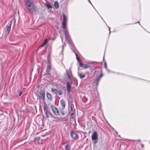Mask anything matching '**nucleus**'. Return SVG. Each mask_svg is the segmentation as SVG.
Masks as SVG:
<instances>
[{
  "label": "nucleus",
  "instance_id": "9d476101",
  "mask_svg": "<svg viewBox=\"0 0 150 150\" xmlns=\"http://www.w3.org/2000/svg\"><path fill=\"white\" fill-rule=\"evenodd\" d=\"M79 66L80 67H83L84 68H89L90 66L89 65L83 64L81 62H80Z\"/></svg>",
  "mask_w": 150,
  "mask_h": 150
},
{
  "label": "nucleus",
  "instance_id": "aec40b11",
  "mask_svg": "<svg viewBox=\"0 0 150 150\" xmlns=\"http://www.w3.org/2000/svg\"><path fill=\"white\" fill-rule=\"evenodd\" d=\"M57 93L59 95H61L62 94V91L61 90L59 89L57 91Z\"/></svg>",
  "mask_w": 150,
  "mask_h": 150
},
{
  "label": "nucleus",
  "instance_id": "393cba45",
  "mask_svg": "<svg viewBox=\"0 0 150 150\" xmlns=\"http://www.w3.org/2000/svg\"><path fill=\"white\" fill-rule=\"evenodd\" d=\"M69 145L68 144H67L65 145V148L66 150H69L68 149Z\"/></svg>",
  "mask_w": 150,
  "mask_h": 150
},
{
  "label": "nucleus",
  "instance_id": "f257e3e1",
  "mask_svg": "<svg viewBox=\"0 0 150 150\" xmlns=\"http://www.w3.org/2000/svg\"><path fill=\"white\" fill-rule=\"evenodd\" d=\"M62 15L63 17V21L62 22V26L63 29H64L63 30V32L64 34L65 35V40H66L67 41L68 43L69 44V46L71 49V43L68 37V36L67 35V30H66V21L67 20L68 17L67 16H66L64 13H63L62 14Z\"/></svg>",
  "mask_w": 150,
  "mask_h": 150
},
{
  "label": "nucleus",
  "instance_id": "c9c22d12",
  "mask_svg": "<svg viewBox=\"0 0 150 150\" xmlns=\"http://www.w3.org/2000/svg\"><path fill=\"white\" fill-rule=\"evenodd\" d=\"M100 16L101 17V18L103 19H103L101 17V16Z\"/></svg>",
  "mask_w": 150,
  "mask_h": 150
},
{
  "label": "nucleus",
  "instance_id": "a878e982",
  "mask_svg": "<svg viewBox=\"0 0 150 150\" xmlns=\"http://www.w3.org/2000/svg\"><path fill=\"white\" fill-rule=\"evenodd\" d=\"M40 139V138L39 137H36L35 138V140L38 141Z\"/></svg>",
  "mask_w": 150,
  "mask_h": 150
},
{
  "label": "nucleus",
  "instance_id": "f704fd0d",
  "mask_svg": "<svg viewBox=\"0 0 150 150\" xmlns=\"http://www.w3.org/2000/svg\"><path fill=\"white\" fill-rule=\"evenodd\" d=\"M93 7L95 9V10H96V11H97V10H96V9H95V8L93 6Z\"/></svg>",
  "mask_w": 150,
  "mask_h": 150
},
{
  "label": "nucleus",
  "instance_id": "0eeeda50",
  "mask_svg": "<svg viewBox=\"0 0 150 150\" xmlns=\"http://www.w3.org/2000/svg\"><path fill=\"white\" fill-rule=\"evenodd\" d=\"M98 138L97 132L96 131L94 132L91 136V139L92 140H95Z\"/></svg>",
  "mask_w": 150,
  "mask_h": 150
},
{
  "label": "nucleus",
  "instance_id": "ea45409f",
  "mask_svg": "<svg viewBox=\"0 0 150 150\" xmlns=\"http://www.w3.org/2000/svg\"><path fill=\"white\" fill-rule=\"evenodd\" d=\"M104 57H103V59H104Z\"/></svg>",
  "mask_w": 150,
  "mask_h": 150
},
{
  "label": "nucleus",
  "instance_id": "c85d7f7f",
  "mask_svg": "<svg viewBox=\"0 0 150 150\" xmlns=\"http://www.w3.org/2000/svg\"><path fill=\"white\" fill-rule=\"evenodd\" d=\"M71 110L72 112H73L74 113V111L73 110V109L71 107Z\"/></svg>",
  "mask_w": 150,
  "mask_h": 150
},
{
  "label": "nucleus",
  "instance_id": "bb28decb",
  "mask_svg": "<svg viewBox=\"0 0 150 150\" xmlns=\"http://www.w3.org/2000/svg\"><path fill=\"white\" fill-rule=\"evenodd\" d=\"M49 70H46V74H49Z\"/></svg>",
  "mask_w": 150,
  "mask_h": 150
},
{
  "label": "nucleus",
  "instance_id": "58836bf2",
  "mask_svg": "<svg viewBox=\"0 0 150 150\" xmlns=\"http://www.w3.org/2000/svg\"><path fill=\"white\" fill-rule=\"evenodd\" d=\"M116 134H117V132H116Z\"/></svg>",
  "mask_w": 150,
  "mask_h": 150
},
{
  "label": "nucleus",
  "instance_id": "f3484780",
  "mask_svg": "<svg viewBox=\"0 0 150 150\" xmlns=\"http://www.w3.org/2000/svg\"><path fill=\"white\" fill-rule=\"evenodd\" d=\"M54 6L56 8H58L59 7L58 3L57 1H55L54 2Z\"/></svg>",
  "mask_w": 150,
  "mask_h": 150
},
{
  "label": "nucleus",
  "instance_id": "dca6fc26",
  "mask_svg": "<svg viewBox=\"0 0 150 150\" xmlns=\"http://www.w3.org/2000/svg\"><path fill=\"white\" fill-rule=\"evenodd\" d=\"M70 71L69 70H66V73L67 75V76H68V78L69 79H71V78L70 75Z\"/></svg>",
  "mask_w": 150,
  "mask_h": 150
},
{
  "label": "nucleus",
  "instance_id": "6ab92c4d",
  "mask_svg": "<svg viewBox=\"0 0 150 150\" xmlns=\"http://www.w3.org/2000/svg\"><path fill=\"white\" fill-rule=\"evenodd\" d=\"M73 115H74V113L73 112H72L71 113V116L70 117V119L71 120H74V118L73 117Z\"/></svg>",
  "mask_w": 150,
  "mask_h": 150
},
{
  "label": "nucleus",
  "instance_id": "473e14b6",
  "mask_svg": "<svg viewBox=\"0 0 150 150\" xmlns=\"http://www.w3.org/2000/svg\"><path fill=\"white\" fill-rule=\"evenodd\" d=\"M62 114L63 115H64V112H62Z\"/></svg>",
  "mask_w": 150,
  "mask_h": 150
},
{
  "label": "nucleus",
  "instance_id": "39448f33",
  "mask_svg": "<svg viewBox=\"0 0 150 150\" xmlns=\"http://www.w3.org/2000/svg\"><path fill=\"white\" fill-rule=\"evenodd\" d=\"M51 108L54 115L56 116L59 115V112L57 108L54 106L53 105H51Z\"/></svg>",
  "mask_w": 150,
  "mask_h": 150
},
{
  "label": "nucleus",
  "instance_id": "423d86ee",
  "mask_svg": "<svg viewBox=\"0 0 150 150\" xmlns=\"http://www.w3.org/2000/svg\"><path fill=\"white\" fill-rule=\"evenodd\" d=\"M70 135L71 138L74 139H77L79 138L78 135L73 131L71 132Z\"/></svg>",
  "mask_w": 150,
  "mask_h": 150
},
{
  "label": "nucleus",
  "instance_id": "9b49d317",
  "mask_svg": "<svg viewBox=\"0 0 150 150\" xmlns=\"http://www.w3.org/2000/svg\"><path fill=\"white\" fill-rule=\"evenodd\" d=\"M60 103L62 109H64L65 106V103L63 99H62L60 100Z\"/></svg>",
  "mask_w": 150,
  "mask_h": 150
},
{
  "label": "nucleus",
  "instance_id": "4be33fe9",
  "mask_svg": "<svg viewBox=\"0 0 150 150\" xmlns=\"http://www.w3.org/2000/svg\"><path fill=\"white\" fill-rule=\"evenodd\" d=\"M48 40L47 39H46L44 41V43L42 45L41 47H42L44 45H45L47 42Z\"/></svg>",
  "mask_w": 150,
  "mask_h": 150
},
{
  "label": "nucleus",
  "instance_id": "4468645a",
  "mask_svg": "<svg viewBox=\"0 0 150 150\" xmlns=\"http://www.w3.org/2000/svg\"><path fill=\"white\" fill-rule=\"evenodd\" d=\"M43 110H44V112L45 113L46 117H48V113H47V108H46V107H45V106L44 107Z\"/></svg>",
  "mask_w": 150,
  "mask_h": 150
},
{
  "label": "nucleus",
  "instance_id": "cd10ccee",
  "mask_svg": "<svg viewBox=\"0 0 150 150\" xmlns=\"http://www.w3.org/2000/svg\"><path fill=\"white\" fill-rule=\"evenodd\" d=\"M108 28H109V34L110 35V27H108Z\"/></svg>",
  "mask_w": 150,
  "mask_h": 150
},
{
  "label": "nucleus",
  "instance_id": "72a5a7b5",
  "mask_svg": "<svg viewBox=\"0 0 150 150\" xmlns=\"http://www.w3.org/2000/svg\"><path fill=\"white\" fill-rule=\"evenodd\" d=\"M93 7L95 9V10H96V11H97V10H96V9H95V8L93 6Z\"/></svg>",
  "mask_w": 150,
  "mask_h": 150
},
{
  "label": "nucleus",
  "instance_id": "a211bd4d",
  "mask_svg": "<svg viewBox=\"0 0 150 150\" xmlns=\"http://www.w3.org/2000/svg\"><path fill=\"white\" fill-rule=\"evenodd\" d=\"M51 90L52 92H54L55 94H57V91L56 89L52 88L51 89Z\"/></svg>",
  "mask_w": 150,
  "mask_h": 150
},
{
  "label": "nucleus",
  "instance_id": "e433bc0d",
  "mask_svg": "<svg viewBox=\"0 0 150 150\" xmlns=\"http://www.w3.org/2000/svg\"><path fill=\"white\" fill-rule=\"evenodd\" d=\"M64 47H63V48H62V50H63Z\"/></svg>",
  "mask_w": 150,
  "mask_h": 150
},
{
  "label": "nucleus",
  "instance_id": "c756f323",
  "mask_svg": "<svg viewBox=\"0 0 150 150\" xmlns=\"http://www.w3.org/2000/svg\"><path fill=\"white\" fill-rule=\"evenodd\" d=\"M88 1L92 5V6L93 7V5L92 4H91V2L89 0H88Z\"/></svg>",
  "mask_w": 150,
  "mask_h": 150
},
{
  "label": "nucleus",
  "instance_id": "7c9ffc66",
  "mask_svg": "<svg viewBox=\"0 0 150 150\" xmlns=\"http://www.w3.org/2000/svg\"><path fill=\"white\" fill-rule=\"evenodd\" d=\"M22 94V92H20V93H19V96H20Z\"/></svg>",
  "mask_w": 150,
  "mask_h": 150
},
{
  "label": "nucleus",
  "instance_id": "5701e85b",
  "mask_svg": "<svg viewBox=\"0 0 150 150\" xmlns=\"http://www.w3.org/2000/svg\"><path fill=\"white\" fill-rule=\"evenodd\" d=\"M51 69V65L49 64H48L46 69L47 70L50 71V70Z\"/></svg>",
  "mask_w": 150,
  "mask_h": 150
},
{
  "label": "nucleus",
  "instance_id": "412c9836",
  "mask_svg": "<svg viewBox=\"0 0 150 150\" xmlns=\"http://www.w3.org/2000/svg\"><path fill=\"white\" fill-rule=\"evenodd\" d=\"M75 55H76V59L79 62V63L80 64V62H81L80 61V58L78 57V56L77 54H75Z\"/></svg>",
  "mask_w": 150,
  "mask_h": 150
},
{
  "label": "nucleus",
  "instance_id": "2eb2a0df",
  "mask_svg": "<svg viewBox=\"0 0 150 150\" xmlns=\"http://www.w3.org/2000/svg\"><path fill=\"white\" fill-rule=\"evenodd\" d=\"M78 75L81 79L84 78L85 76V75L84 74H83L79 72L78 73Z\"/></svg>",
  "mask_w": 150,
  "mask_h": 150
},
{
  "label": "nucleus",
  "instance_id": "b1692460",
  "mask_svg": "<svg viewBox=\"0 0 150 150\" xmlns=\"http://www.w3.org/2000/svg\"><path fill=\"white\" fill-rule=\"evenodd\" d=\"M104 67L105 68V69H106V70L108 71H109L110 70H108L107 69V65L106 62H105L104 64Z\"/></svg>",
  "mask_w": 150,
  "mask_h": 150
},
{
  "label": "nucleus",
  "instance_id": "4c0bfd02",
  "mask_svg": "<svg viewBox=\"0 0 150 150\" xmlns=\"http://www.w3.org/2000/svg\"><path fill=\"white\" fill-rule=\"evenodd\" d=\"M62 41L63 40V39L62 38Z\"/></svg>",
  "mask_w": 150,
  "mask_h": 150
},
{
  "label": "nucleus",
  "instance_id": "6e6552de",
  "mask_svg": "<svg viewBox=\"0 0 150 150\" xmlns=\"http://www.w3.org/2000/svg\"><path fill=\"white\" fill-rule=\"evenodd\" d=\"M39 98L41 100H44L45 97V92L44 91H42V92L40 93V95L38 96Z\"/></svg>",
  "mask_w": 150,
  "mask_h": 150
},
{
  "label": "nucleus",
  "instance_id": "f8f14e48",
  "mask_svg": "<svg viewBox=\"0 0 150 150\" xmlns=\"http://www.w3.org/2000/svg\"><path fill=\"white\" fill-rule=\"evenodd\" d=\"M47 96L48 99L50 100H52V95L48 92L47 93Z\"/></svg>",
  "mask_w": 150,
  "mask_h": 150
},
{
  "label": "nucleus",
  "instance_id": "20e7f679",
  "mask_svg": "<svg viewBox=\"0 0 150 150\" xmlns=\"http://www.w3.org/2000/svg\"><path fill=\"white\" fill-rule=\"evenodd\" d=\"M13 20L14 21V22L15 23V22L16 21L15 20L14 18H13L11 20V21L9 22L8 23L7 25L6 26L7 31L8 32V34L9 33L10 31L11 25L12 23V21Z\"/></svg>",
  "mask_w": 150,
  "mask_h": 150
},
{
  "label": "nucleus",
  "instance_id": "2f4dec72",
  "mask_svg": "<svg viewBox=\"0 0 150 150\" xmlns=\"http://www.w3.org/2000/svg\"><path fill=\"white\" fill-rule=\"evenodd\" d=\"M141 146L142 147V148H143V147H144V145L143 144H142L141 145Z\"/></svg>",
  "mask_w": 150,
  "mask_h": 150
},
{
  "label": "nucleus",
  "instance_id": "ddd939ff",
  "mask_svg": "<svg viewBox=\"0 0 150 150\" xmlns=\"http://www.w3.org/2000/svg\"><path fill=\"white\" fill-rule=\"evenodd\" d=\"M45 4L47 7L48 9H50L52 8V6L49 3H46Z\"/></svg>",
  "mask_w": 150,
  "mask_h": 150
},
{
  "label": "nucleus",
  "instance_id": "f03ea898",
  "mask_svg": "<svg viewBox=\"0 0 150 150\" xmlns=\"http://www.w3.org/2000/svg\"><path fill=\"white\" fill-rule=\"evenodd\" d=\"M25 4L28 7V10L31 13L35 11V7L34 4L31 0H24Z\"/></svg>",
  "mask_w": 150,
  "mask_h": 150
},
{
  "label": "nucleus",
  "instance_id": "7ed1b4c3",
  "mask_svg": "<svg viewBox=\"0 0 150 150\" xmlns=\"http://www.w3.org/2000/svg\"><path fill=\"white\" fill-rule=\"evenodd\" d=\"M72 83V81L71 79H70L69 81H68L67 83V91L68 93H69L71 91V86Z\"/></svg>",
  "mask_w": 150,
  "mask_h": 150
},
{
  "label": "nucleus",
  "instance_id": "1a4fd4ad",
  "mask_svg": "<svg viewBox=\"0 0 150 150\" xmlns=\"http://www.w3.org/2000/svg\"><path fill=\"white\" fill-rule=\"evenodd\" d=\"M103 76V74H102V71H100V74L99 76L98 77H97L96 79V80L97 81V85H98V84L99 81L100 80V79L101 78V77Z\"/></svg>",
  "mask_w": 150,
  "mask_h": 150
}]
</instances>
